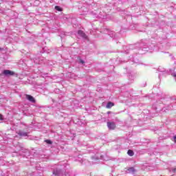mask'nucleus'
Segmentation results:
<instances>
[{
	"label": "nucleus",
	"instance_id": "1",
	"mask_svg": "<svg viewBox=\"0 0 176 176\" xmlns=\"http://www.w3.org/2000/svg\"><path fill=\"white\" fill-rule=\"evenodd\" d=\"M3 74L6 76H13L14 75V72L10 70H3Z\"/></svg>",
	"mask_w": 176,
	"mask_h": 176
},
{
	"label": "nucleus",
	"instance_id": "2",
	"mask_svg": "<svg viewBox=\"0 0 176 176\" xmlns=\"http://www.w3.org/2000/svg\"><path fill=\"white\" fill-rule=\"evenodd\" d=\"M107 127L110 130H115L116 129V124H115V122H107Z\"/></svg>",
	"mask_w": 176,
	"mask_h": 176
},
{
	"label": "nucleus",
	"instance_id": "3",
	"mask_svg": "<svg viewBox=\"0 0 176 176\" xmlns=\"http://www.w3.org/2000/svg\"><path fill=\"white\" fill-rule=\"evenodd\" d=\"M25 97L28 100V101H30V102H35V98H34L32 96L26 94Z\"/></svg>",
	"mask_w": 176,
	"mask_h": 176
},
{
	"label": "nucleus",
	"instance_id": "4",
	"mask_svg": "<svg viewBox=\"0 0 176 176\" xmlns=\"http://www.w3.org/2000/svg\"><path fill=\"white\" fill-rule=\"evenodd\" d=\"M78 35H80V36H82V38H87V36H86V34L83 32V31L82 30H79L78 32Z\"/></svg>",
	"mask_w": 176,
	"mask_h": 176
},
{
	"label": "nucleus",
	"instance_id": "5",
	"mask_svg": "<svg viewBox=\"0 0 176 176\" xmlns=\"http://www.w3.org/2000/svg\"><path fill=\"white\" fill-rule=\"evenodd\" d=\"M115 106V104H113V102H109L106 106V108H107L108 109H111V108L112 107H114Z\"/></svg>",
	"mask_w": 176,
	"mask_h": 176
},
{
	"label": "nucleus",
	"instance_id": "6",
	"mask_svg": "<svg viewBox=\"0 0 176 176\" xmlns=\"http://www.w3.org/2000/svg\"><path fill=\"white\" fill-rule=\"evenodd\" d=\"M127 154L129 156H134V151H133V150H129Z\"/></svg>",
	"mask_w": 176,
	"mask_h": 176
},
{
	"label": "nucleus",
	"instance_id": "7",
	"mask_svg": "<svg viewBox=\"0 0 176 176\" xmlns=\"http://www.w3.org/2000/svg\"><path fill=\"white\" fill-rule=\"evenodd\" d=\"M56 10H58V12H63V8H60V6H55Z\"/></svg>",
	"mask_w": 176,
	"mask_h": 176
},
{
	"label": "nucleus",
	"instance_id": "8",
	"mask_svg": "<svg viewBox=\"0 0 176 176\" xmlns=\"http://www.w3.org/2000/svg\"><path fill=\"white\" fill-rule=\"evenodd\" d=\"M54 175H60V171L59 170H54L53 171Z\"/></svg>",
	"mask_w": 176,
	"mask_h": 176
},
{
	"label": "nucleus",
	"instance_id": "9",
	"mask_svg": "<svg viewBox=\"0 0 176 176\" xmlns=\"http://www.w3.org/2000/svg\"><path fill=\"white\" fill-rule=\"evenodd\" d=\"M45 142H46V144H49L50 145H52V144H53V142H52V140H45Z\"/></svg>",
	"mask_w": 176,
	"mask_h": 176
},
{
	"label": "nucleus",
	"instance_id": "10",
	"mask_svg": "<svg viewBox=\"0 0 176 176\" xmlns=\"http://www.w3.org/2000/svg\"><path fill=\"white\" fill-rule=\"evenodd\" d=\"M128 171H129V173H134L135 171V169H134V168H128Z\"/></svg>",
	"mask_w": 176,
	"mask_h": 176
},
{
	"label": "nucleus",
	"instance_id": "11",
	"mask_svg": "<svg viewBox=\"0 0 176 176\" xmlns=\"http://www.w3.org/2000/svg\"><path fill=\"white\" fill-rule=\"evenodd\" d=\"M0 120H3V116L0 113Z\"/></svg>",
	"mask_w": 176,
	"mask_h": 176
},
{
	"label": "nucleus",
	"instance_id": "12",
	"mask_svg": "<svg viewBox=\"0 0 176 176\" xmlns=\"http://www.w3.org/2000/svg\"><path fill=\"white\" fill-rule=\"evenodd\" d=\"M80 63L81 64H85V61H83V60H82V59H80Z\"/></svg>",
	"mask_w": 176,
	"mask_h": 176
},
{
	"label": "nucleus",
	"instance_id": "13",
	"mask_svg": "<svg viewBox=\"0 0 176 176\" xmlns=\"http://www.w3.org/2000/svg\"><path fill=\"white\" fill-rule=\"evenodd\" d=\"M174 141H175V142H176V135L175 136H174Z\"/></svg>",
	"mask_w": 176,
	"mask_h": 176
},
{
	"label": "nucleus",
	"instance_id": "14",
	"mask_svg": "<svg viewBox=\"0 0 176 176\" xmlns=\"http://www.w3.org/2000/svg\"><path fill=\"white\" fill-rule=\"evenodd\" d=\"M173 173H175V172H176V168H174V169L173 170Z\"/></svg>",
	"mask_w": 176,
	"mask_h": 176
},
{
	"label": "nucleus",
	"instance_id": "15",
	"mask_svg": "<svg viewBox=\"0 0 176 176\" xmlns=\"http://www.w3.org/2000/svg\"><path fill=\"white\" fill-rule=\"evenodd\" d=\"M173 76H175V78H176V74H173Z\"/></svg>",
	"mask_w": 176,
	"mask_h": 176
},
{
	"label": "nucleus",
	"instance_id": "16",
	"mask_svg": "<svg viewBox=\"0 0 176 176\" xmlns=\"http://www.w3.org/2000/svg\"><path fill=\"white\" fill-rule=\"evenodd\" d=\"M0 50H2V48H1V47H0Z\"/></svg>",
	"mask_w": 176,
	"mask_h": 176
}]
</instances>
